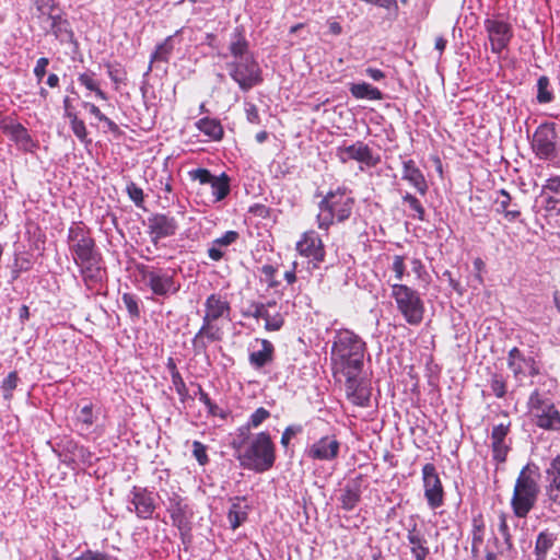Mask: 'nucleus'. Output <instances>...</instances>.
Masks as SVG:
<instances>
[{"mask_svg":"<svg viewBox=\"0 0 560 560\" xmlns=\"http://www.w3.org/2000/svg\"><path fill=\"white\" fill-rule=\"evenodd\" d=\"M203 305L202 325L191 340L196 354L206 353L210 342L222 340L223 330L219 326V322L222 319L230 320L231 315V304L226 296L220 293L210 294Z\"/></svg>","mask_w":560,"mask_h":560,"instance_id":"1","label":"nucleus"},{"mask_svg":"<svg viewBox=\"0 0 560 560\" xmlns=\"http://www.w3.org/2000/svg\"><path fill=\"white\" fill-rule=\"evenodd\" d=\"M365 352V341L354 331L347 328L336 330L330 352L336 372L342 375L361 373Z\"/></svg>","mask_w":560,"mask_h":560,"instance_id":"2","label":"nucleus"},{"mask_svg":"<svg viewBox=\"0 0 560 560\" xmlns=\"http://www.w3.org/2000/svg\"><path fill=\"white\" fill-rule=\"evenodd\" d=\"M235 457L240 465L247 470L262 474L270 470L276 463V445L266 431L255 434L247 443L233 442Z\"/></svg>","mask_w":560,"mask_h":560,"instance_id":"3","label":"nucleus"},{"mask_svg":"<svg viewBox=\"0 0 560 560\" xmlns=\"http://www.w3.org/2000/svg\"><path fill=\"white\" fill-rule=\"evenodd\" d=\"M353 206L354 198L346 187L330 190L318 206L319 213L316 218L318 228L327 231L334 224L335 219L338 222L348 220L352 213Z\"/></svg>","mask_w":560,"mask_h":560,"instance_id":"4","label":"nucleus"},{"mask_svg":"<svg viewBox=\"0 0 560 560\" xmlns=\"http://www.w3.org/2000/svg\"><path fill=\"white\" fill-rule=\"evenodd\" d=\"M538 475L526 465L520 471L511 499V508L514 515L525 518L536 505L540 488L537 480Z\"/></svg>","mask_w":560,"mask_h":560,"instance_id":"5","label":"nucleus"},{"mask_svg":"<svg viewBox=\"0 0 560 560\" xmlns=\"http://www.w3.org/2000/svg\"><path fill=\"white\" fill-rule=\"evenodd\" d=\"M136 268L144 285L158 296L166 298L176 294L180 290V282L176 279L177 269L175 268L144 264H138Z\"/></svg>","mask_w":560,"mask_h":560,"instance_id":"6","label":"nucleus"},{"mask_svg":"<svg viewBox=\"0 0 560 560\" xmlns=\"http://www.w3.org/2000/svg\"><path fill=\"white\" fill-rule=\"evenodd\" d=\"M527 406L532 422L537 428L560 432V410L550 398L535 389L528 397Z\"/></svg>","mask_w":560,"mask_h":560,"instance_id":"7","label":"nucleus"},{"mask_svg":"<svg viewBox=\"0 0 560 560\" xmlns=\"http://www.w3.org/2000/svg\"><path fill=\"white\" fill-rule=\"evenodd\" d=\"M392 298L409 325L418 326L422 323L425 307L418 291L406 284L394 283L392 284Z\"/></svg>","mask_w":560,"mask_h":560,"instance_id":"8","label":"nucleus"},{"mask_svg":"<svg viewBox=\"0 0 560 560\" xmlns=\"http://www.w3.org/2000/svg\"><path fill=\"white\" fill-rule=\"evenodd\" d=\"M69 249L73 255V262L90 260L89 258L100 255L95 240L82 222H72L68 230Z\"/></svg>","mask_w":560,"mask_h":560,"instance_id":"9","label":"nucleus"},{"mask_svg":"<svg viewBox=\"0 0 560 560\" xmlns=\"http://www.w3.org/2000/svg\"><path fill=\"white\" fill-rule=\"evenodd\" d=\"M228 69L230 77L244 92L262 82L261 69L253 56L229 62Z\"/></svg>","mask_w":560,"mask_h":560,"instance_id":"10","label":"nucleus"},{"mask_svg":"<svg viewBox=\"0 0 560 560\" xmlns=\"http://www.w3.org/2000/svg\"><path fill=\"white\" fill-rule=\"evenodd\" d=\"M490 42L491 51L498 56L508 49L513 36V26L501 15L487 18L483 22Z\"/></svg>","mask_w":560,"mask_h":560,"instance_id":"11","label":"nucleus"},{"mask_svg":"<svg viewBox=\"0 0 560 560\" xmlns=\"http://www.w3.org/2000/svg\"><path fill=\"white\" fill-rule=\"evenodd\" d=\"M533 152L544 161H551L558 156L557 132L553 122H545L537 127L530 142Z\"/></svg>","mask_w":560,"mask_h":560,"instance_id":"12","label":"nucleus"},{"mask_svg":"<svg viewBox=\"0 0 560 560\" xmlns=\"http://www.w3.org/2000/svg\"><path fill=\"white\" fill-rule=\"evenodd\" d=\"M165 495L167 500L165 503L166 511L171 516L172 524L179 530L182 539L185 541V537L191 530L192 511L177 492H165Z\"/></svg>","mask_w":560,"mask_h":560,"instance_id":"13","label":"nucleus"},{"mask_svg":"<svg viewBox=\"0 0 560 560\" xmlns=\"http://www.w3.org/2000/svg\"><path fill=\"white\" fill-rule=\"evenodd\" d=\"M424 498L430 509L435 510L444 504V489L436 467L428 463L422 467Z\"/></svg>","mask_w":560,"mask_h":560,"instance_id":"14","label":"nucleus"},{"mask_svg":"<svg viewBox=\"0 0 560 560\" xmlns=\"http://www.w3.org/2000/svg\"><path fill=\"white\" fill-rule=\"evenodd\" d=\"M191 180L200 185H209L213 201L223 200L230 194V178L225 173L214 176L207 168H196L188 172Z\"/></svg>","mask_w":560,"mask_h":560,"instance_id":"15","label":"nucleus"},{"mask_svg":"<svg viewBox=\"0 0 560 560\" xmlns=\"http://www.w3.org/2000/svg\"><path fill=\"white\" fill-rule=\"evenodd\" d=\"M341 444L335 434H327L307 445L304 456L311 460L332 462L338 458Z\"/></svg>","mask_w":560,"mask_h":560,"instance_id":"16","label":"nucleus"},{"mask_svg":"<svg viewBox=\"0 0 560 560\" xmlns=\"http://www.w3.org/2000/svg\"><path fill=\"white\" fill-rule=\"evenodd\" d=\"M151 243L158 247L162 238L174 236L178 230L177 220L167 213H153L147 220Z\"/></svg>","mask_w":560,"mask_h":560,"instance_id":"17","label":"nucleus"},{"mask_svg":"<svg viewBox=\"0 0 560 560\" xmlns=\"http://www.w3.org/2000/svg\"><path fill=\"white\" fill-rule=\"evenodd\" d=\"M0 128L2 132L15 143L19 150L33 153L37 148V141L33 140L27 129L20 122L11 118L1 120Z\"/></svg>","mask_w":560,"mask_h":560,"instance_id":"18","label":"nucleus"},{"mask_svg":"<svg viewBox=\"0 0 560 560\" xmlns=\"http://www.w3.org/2000/svg\"><path fill=\"white\" fill-rule=\"evenodd\" d=\"M508 366L517 381H522L525 376H535L539 373L535 359L529 355L526 357L516 347L512 348L508 353Z\"/></svg>","mask_w":560,"mask_h":560,"instance_id":"19","label":"nucleus"},{"mask_svg":"<svg viewBox=\"0 0 560 560\" xmlns=\"http://www.w3.org/2000/svg\"><path fill=\"white\" fill-rule=\"evenodd\" d=\"M129 502L133 508L129 506L128 510L135 512L141 520L151 518L155 511L154 494L148 488L135 486L130 491Z\"/></svg>","mask_w":560,"mask_h":560,"instance_id":"20","label":"nucleus"},{"mask_svg":"<svg viewBox=\"0 0 560 560\" xmlns=\"http://www.w3.org/2000/svg\"><path fill=\"white\" fill-rule=\"evenodd\" d=\"M248 351L249 365L256 371H259L271 364L275 360V346L267 339H254V341L249 345Z\"/></svg>","mask_w":560,"mask_h":560,"instance_id":"21","label":"nucleus"},{"mask_svg":"<svg viewBox=\"0 0 560 560\" xmlns=\"http://www.w3.org/2000/svg\"><path fill=\"white\" fill-rule=\"evenodd\" d=\"M337 156L342 163L354 160L369 167H373L380 162V159L373 155L372 149L361 141L351 145L339 147Z\"/></svg>","mask_w":560,"mask_h":560,"instance_id":"22","label":"nucleus"},{"mask_svg":"<svg viewBox=\"0 0 560 560\" xmlns=\"http://www.w3.org/2000/svg\"><path fill=\"white\" fill-rule=\"evenodd\" d=\"M494 211L508 221L516 222L521 220V202L515 196H512L508 190L500 189L495 191L493 198Z\"/></svg>","mask_w":560,"mask_h":560,"instance_id":"23","label":"nucleus"},{"mask_svg":"<svg viewBox=\"0 0 560 560\" xmlns=\"http://www.w3.org/2000/svg\"><path fill=\"white\" fill-rule=\"evenodd\" d=\"M89 259L90 260L79 261L75 265L80 269L84 285L88 290L92 291L104 281L105 269L101 265V254Z\"/></svg>","mask_w":560,"mask_h":560,"instance_id":"24","label":"nucleus"},{"mask_svg":"<svg viewBox=\"0 0 560 560\" xmlns=\"http://www.w3.org/2000/svg\"><path fill=\"white\" fill-rule=\"evenodd\" d=\"M298 252L313 261L322 262L325 259V247L318 233L314 230L306 231L302 234L301 240L296 243Z\"/></svg>","mask_w":560,"mask_h":560,"instance_id":"25","label":"nucleus"},{"mask_svg":"<svg viewBox=\"0 0 560 560\" xmlns=\"http://www.w3.org/2000/svg\"><path fill=\"white\" fill-rule=\"evenodd\" d=\"M360 373L343 374L346 377L347 398L359 407H368L370 404L371 390L359 378Z\"/></svg>","mask_w":560,"mask_h":560,"instance_id":"26","label":"nucleus"},{"mask_svg":"<svg viewBox=\"0 0 560 560\" xmlns=\"http://www.w3.org/2000/svg\"><path fill=\"white\" fill-rule=\"evenodd\" d=\"M549 485L546 488L551 509L560 513V454L556 456L546 470Z\"/></svg>","mask_w":560,"mask_h":560,"instance_id":"27","label":"nucleus"},{"mask_svg":"<svg viewBox=\"0 0 560 560\" xmlns=\"http://www.w3.org/2000/svg\"><path fill=\"white\" fill-rule=\"evenodd\" d=\"M246 317L265 320V329L267 331H278L284 325V316L279 311H269L264 305L250 304L249 310L244 313Z\"/></svg>","mask_w":560,"mask_h":560,"instance_id":"28","label":"nucleus"},{"mask_svg":"<svg viewBox=\"0 0 560 560\" xmlns=\"http://www.w3.org/2000/svg\"><path fill=\"white\" fill-rule=\"evenodd\" d=\"M407 540L411 545L410 551L415 560H425L430 553L428 540L418 528V524L415 521L408 525Z\"/></svg>","mask_w":560,"mask_h":560,"instance_id":"29","label":"nucleus"},{"mask_svg":"<svg viewBox=\"0 0 560 560\" xmlns=\"http://www.w3.org/2000/svg\"><path fill=\"white\" fill-rule=\"evenodd\" d=\"M402 179L409 182L421 196L427 194V180L413 160L402 162Z\"/></svg>","mask_w":560,"mask_h":560,"instance_id":"30","label":"nucleus"},{"mask_svg":"<svg viewBox=\"0 0 560 560\" xmlns=\"http://www.w3.org/2000/svg\"><path fill=\"white\" fill-rule=\"evenodd\" d=\"M249 506L244 497H235L228 512V521L233 530L247 521Z\"/></svg>","mask_w":560,"mask_h":560,"instance_id":"31","label":"nucleus"},{"mask_svg":"<svg viewBox=\"0 0 560 560\" xmlns=\"http://www.w3.org/2000/svg\"><path fill=\"white\" fill-rule=\"evenodd\" d=\"M558 540V534L550 529L541 530L535 541L534 555L536 560H547L549 550L555 546Z\"/></svg>","mask_w":560,"mask_h":560,"instance_id":"32","label":"nucleus"},{"mask_svg":"<svg viewBox=\"0 0 560 560\" xmlns=\"http://www.w3.org/2000/svg\"><path fill=\"white\" fill-rule=\"evenodd\" d=\"M50 21V33L60 43L71 42L73 33L70 30L69 22L61 14H52L48 18Z\"/></svg>","mask_w":560,"mask_h":560,"instance_id":"33","label":"nucleus"},{"mask_svg":"<svg viewBox=\"0 0 560 560\" xmlns=\"http://www.w3.org/2000/svg\"><path fill=\"white\" fill-rule=\"evenodd\" d=\"M229 50L230 54L234 57V60L252 56L248 51V42L241 27H236L232 33Z\"/></svg>","mask_w":560,"mask_h":560,"instance_id":"34","label":"nucleus"},{"mask_svg":"<svg viewBox=\"0 0 560 560\" xmlns=\"http://www.w3.org/2000/svg\"><path fill=\"white\" fill-rule=\"evenodd\" d=\"M349 91L357 100L381 101L384 98V94L380 89L366 82L351 83Z\"/></svg>","mask_w":560,"mask_h":560,"instance_id":"35","label":"nucleus"},{"mask_svg":"<svg viewBox=\"0 0 560 560\" xmlns=\"http://www.w3.org/2000/svg\"><path fill=\"white\" fill-rule=\"evenodd\" d=\"M173 49H174L173 38H172V36H168L161 44H159L155 47L154 52L151 55L149 67L143 75L144 77L149 75V73L152 71V66L154 62H158V61L168 62Z\"/></svg>","mask_w":560,"mask_h":560,"instance_id":"36","label":"nucleus"},{"mask_svg":"<svg viewBox=\"0 0 560 560\" xmlns=\"http://www.w3.org/2000/svg\"><path fill=\"white\" fill-rule=\"evenodd\" d=\"M197 128L209 139L218 141L223 137V127L218 119L205 117L196 122Z\"/></svg>","mask_w":560,"mask_h":560,"instance_id":"37","label":"nucleus"},{"mask_svg":"<svg viewBox=\"0 0 560 560\" xmlns=\"http://www.w3.org/2000/svg\"><path fill=\"white\" fill-rule=\"evenodd\" d=\"M361 500L360 486L357 483L347 485L339 498L341 508L345 511H352Z\"/></svg>","mask_w":560,"mask_h":560,"instance_id":"38","label":"nucleus"},{"mask_svg":"<svg viewBox=\"0 0 560 560\" xmlns=\"http://www.w3.org/2000/svg\"><path fill=\"white\" fill-rule=\"evenodd\" d=\"M471 551L475 553L483 542L485 538V521L481 514L474 516L471 522Z\"/></svg>","mask_w":560,"mask_h":560,"instance_id":"39","label":"nucleus"},{"mask_svg":"<svg viewBox=\"0 0 560 560\" xmlns=\"http://www.w3.org/2000/svg\"><path fill=\"white\" fill-rule=\"evenodd\" d=\"M95 73L88 71L79 74L78 81L81 85L85 86L88 90L95 93L97 97H100L103 101H107L108 96L107 94L100 89L98 82L95 80Z\"/></svg>","mask_w":560,"mask_h":560,"instance_id":"40","label":"nucleus"},{"mask_svg":"<svg viewBox=\"0 0 560 560\" xmlns=\"http://www.w3.org/2000/svg\"><path fill=\"white\" fill-rule=\"evenodd\" d=\"M553 92L550 89L549 78L541 75L537 80V102L539 104H547L552 102Z\"/></svg>","mask_w":560,"mask_h":560,"instance_id":"41","label":"nucleus"},{"mask_svg":"<svg viewBox=\"0 0 560 560\" xmlns=\"http://www.w3.org/2000/svg\"><path fill=\"white\" fill-rule=\"evenodd\" d=\"M402 201L409 206L410 210L413 211V214L411 215L412 218L418 219L419 221L425 220V210L418 198L410 192H406L402 195Z\"/></svg>","mask_w":560,"mask_h":560,"instance_id":"42","label":"nucleus"},{"mask_svg":"<svg viewBox=\"0 0 560 560\" xmlns=\"http://www.w3.org/2000/svg\"><path fill=\"white\" fill-rule=\"evenodd\" d=\"M547 194L555 196L553 201H560V175L552 176L546 180L540 197H545Z\"/></svg>","mask_w":560,"mask_h":560,"instance_id":"43","label":"nucleus"},{"mask_svg":"<svg viewBox=\"0 0 560 560\" xmlns=\"http://www.w3.org/2000/svg\"><path fill=\"white\" fill-rule=\"evenodd\" d=\"M260 271V280L266 282L268 288L277 289L279 287V281L276 280L277 268L272 265H264L259 268Z\"/></svg>","mask_w":560,"mask_h":560,"instance_id":"44","label":"nucleus"},{"mask_svg":"<svg viewBox=\"0 0 560 560\" xmlns=\"http://www.w3.org/2000/svg\"><path fill=\"white\" fill-rule=\"evenodd\" d=\"M490 388L497 398H503L506 394V381L502 374L494 373L490 378Z\"/></svg>","mask_w":560,"mask_h":560,"instance_id":"45","label":"nucleus"},{"mask_svg":"<svg viewBox=\"0 0 560 560\" xmlns=\"http://www.w3.org/2000/svg\"><path fill=\"white\" fill-rule=\"evenodd\" d=\"M40 16L50 18L58 8V0H31Z\"/></svg>","mask_w":560,"mask_h":560,"instance_id":"46","label":"nucleus"},{"mask_svg":"<svg viewBox=\"0 0 560 560\" xmlns=\"http://www.w3.org/2000/svg\"><path fill=\"white\" fill-rule=\"evenodd\" d=\"M511 422L499 423L492 428L491 431V444L506 443L505 439L510 432Z\"/></svg>","mask_w":560,"mask_h":560,"instance_id":"47","label":"nucleus"},{"mask_svg":"<svg viewBox=\"0 0 560 560\" xmlns=\"http://www.w3.org/2000/svg\"><path fill=\"white\" fill-rule=\"evenodd\" d=\"M78 422L81 424L82 430H88L94 423L93 405L89 404L83 406L77 417Z\"/></svg>","mask_w":560,"mask_h":560,"instance_id":"48","label":"nucleus"},{"mask_svg":"<svg viewBox=\"0 0 560 560\" xmlns=\"http://www.w3.org/2000/svg\"><path fill=\"white\" fill-rule=\"evenodd\" d=\"M19 382L18 373L10 372L1 383L3 398L9 400L12 398V392L16 388Z\"/></svg>","mask_w":560,"mask_h":560,"instance_id":"49","label":"nucleus"},{"mask_svg":"<svg viewBox=\"0 0 560 560\" xmlns=\"http://www.w3.org/2000/svg\"><path fill=\"white\" fill-rule=\"evenodd\" d=\"M270 417V412L264 408L259 407L257 408L249 417L246 429H256L258 428L265 420H267Z\"/></svg>","mask_w":560,"mask_h":560,"instance_id":"50","label":"nucleus"},{"mask_svg":"<svg viewBox=\"0 0 560 560\" xmlns=\"http://www.w3.org/2000/svg\"><path fill=\"white\" fill-rule=\"evenodd\" d=\"M107 74L115 84H120L126 80V72L120 63H106Z\"/></svg>","mask_w":560,"mask_h":560,"instance_id":"51","label":"nucleus"},{"mask_svg":"<svg viewBox=\"0 0 560 560\" xmlns=\"http://www.w3.org/2000/svg\"><path fill=\"white\" fill-rule=\"evenodd\" d=\"M303 432V425L302 424H290L288 425L284 431L282 432L280 443L281 445L287 448L291 442V440L301 434Z\"/></svg>","mask_w":560,"mask_h":560,"instance_id":"52","label":"nucleus"},{"mask_svg":"<svg viewBox=\"0 0 560 560\" xmlns=\"http://www.w3.org/2000/svg\"><path fill=\"white\" fill-rule=\"evenodd\" d=\"M70 125L72 132L82 143H91V139L88 138V131L83 120L73 118V121Z\"/></svg>","mask_w":560,"mask_h":560,"instance_id":"53","label":"nucleus"},{"mask_svg":"<svg viewBox=\"0 0 560 560\" xmlns=\"http://www.w3.org/2000/svg\"><path fill=\"white\" fill-rule=\"evenodd\" d=\"M192 455L201 466H205L209 463L207 446L199 441L192 442Z\"/></svg>","mask_w":560,"mask_h":560,"instance_id":"54","label":"nucleus"},{"mask_svg":"<svg viewBox=\"0 0 560 560\" xmlns=\"http://www.w3.org/2000/svg\"><path fill=\"white\" fill-rule=\"evenodd\" d=\"M121 299L130 316L138 318L140 316V308L137 298L132 294L124 293Z\"/></svg>","mask_w":560,"mask_h":560,"instance_id":"55","label":"nucleus"},{"mask_svg":"<svg viewBox=\"0 0 560 560\" xmlns=\"http://www.w3.org/2000/svg\"><path fill=\"white\" fill-rule=\"evenodd\" d=\"M492 458L498 464H502L506 460L510 446L506 443L491 444Z\"/></svg>","mask_w":560,"mask_h":560,"instance_id":"56","label":"nucleus"},{"mask_svg":"<svg viewBox=\"0 0 560 560\" xmlns=\"http://www.w3.org/2000/svg\"><path fill=\"white\" fill-rule=\"evenodd\" d=\"M392 270L395 273V279L401 281L406 275L405 257L395 255L393 257Z\"/></svg>","mask_w":560,"mask_h":560,"instance_id":"57","label":"nucleus"},{"mask_svg":"<svg viewBox=\"0 0 560 560\" xmlns=\"http://www.w3.org/2000/svg\"><path fill=\"white\" fill-rule=\"evenodd\" d=\"M499 521H500L499 522V532H500V534L503 537V540H504V544L506 545V548L510 550V549H512L513 544H512V536H511V533H510V528H509V525H508V522H506V515L502 513L499 516Z\"/></svg>","mask_w":560,"mask_h":560,"instance_id":"58","label":"nucleus"},{"mask_svg":"<svg viewBox=\"0 0 560 560\" xmlns=\"http://www.w3.org/2000/svg\"><path fill=\"white\" fill-rule=\"evenodd\" d=\"M126 191L137 207L142 206L144 199L142 188L137 186L135 183H129L126 187Z\"/></svg>","mask_w":560,"mask_h":560,"instance_id":"59","label":"nucleus"},{"mask_svg":"<svg viewBox=\"0 0 560 560\" xmlns=\"http://www.w3.org/2000/svg\"><path fill=\"white\" fill-rule=\"evenodd\" d=\"M172 384L176 390V393L178 394V396L180 397V400L182 401H185L188 397V389H187V386L182 377L180 374L178 375H172Z\"/></svg>","mask_w":560,"mask_h":560,"instance_id":"60","label":"nucleus"},{"mask_svg":"<svg viewBox=\"0 0 560 560\" xmlns=\"http://www.w3.org/2000/svg\"><path fill=\"white\" fill-rule=\"evenodd\" d=\"M48 65L49 59L47 57H40L36 61L33 72L38 83L42 82V80L46 75Z\"/></svg>","mask_w":560,"mask_h":560,"instance_id":"61","label":"nucleus"},{"mask_svg":"<svg viewBox=\"0 0 560 560\" xmlns=\"http://www.w3.org/2000/svg\"><path fill=\"white\" fill-rule=\"evenodd\" d=\"M245 114L248 122L256 125L260 124L258 108L254 103L245 102Z\"/></svg>","mask_w":560,"mask_h":560,"instance_id":"62","label":"nucleus"},{"mask_svg":"<svg viewBox=\"0 0 560 560\" xmlns=\"http://www.w3.org/2000/svg\"><path fill=\"white\" fill-rule=\"evenodd\" d=\"M237 238L238 233L236 231H226L221 237L215 238L213 243L214 245L223 247L233 244Z\"/></svg>","mask_w":560,"mask_h":560,"instance_id":"63","label":"nucleus"},{"mask_svg":"<svg viewBox=\"0 0 560 560\" xmlns=\"http://www.w3.org/2000/svg\"><path fill=\"white\" fill-rule=\"evenodd\" d=\"M73 455L80 458L83 464H92L93 454L84 446L75 447V452Z\"/></svg>","mask_w":560,"mask_h":560,"instance_id":"64","label":"nucleus"}]
</instances>
